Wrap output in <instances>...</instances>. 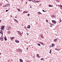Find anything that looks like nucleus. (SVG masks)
<instances>
[{"label": "nucleus", "instance_id": "1", "mask_svg": "<svg viewBox=\"0 0 62 62\" xmlns=\"http://www.w3.org/2000/svg\"><path fill=\"white\" fill-rule=\"evenodd\" d=\"M4 27H5V26H4V25H2V26H1V28H0V29H2V30H4Z\"/></svg>", "mask_w": 62, "mask_h": 62}, {"label": "nucleus", "instance_id": "2", "mask_svg": "<svg viewBox=\"0 0 62 62\" xmlns=\"http://www.w3.org/2000/svg\"><path fill=\"white\" fill-rule=\"evenodd\" d=\"M52 22L54 24H56V21L55 20H52Z\"/></svg>", "mask_w": 62, "mask_h": 62}, {"label": "nucleus", "instance_id": "3", "mask_svg": "<svg viewBox=\"0 0 62 62\" xmlns=\"http://www.w3.org/2000/svg\"><path fill=\"white\" fill-rule=\"evenodd\" d=\"M15 41L16 42V43H20V41L17 40H15Z\"/></svg>", "mask_w": 62, "mask_h": 62}, {"label": "nucleus", "instance_id": "4", "mask_svg": "<svg viewBox=\"0 0 62 62\" xmlns=\"http://www.w3.org/2000/svg\"><path fill=\"white\" fill-rule=\"evenodd\" d=\"M0 37V40H1V41H3V40H4V39H3L4 38V37Z\"/></svg>", "mask_w": 62, "mask_h": 62}, {"label": "nucleus", "instance_id": "5", "mask_svg": "<svg viewBox=\"0 0 62 62\" xmlns=\"http://www.w3.org/2000/svg\"><path fill=\"white\" fill-rule=\"evenodd\" d=\"M17 32L19 34V35H22V33H21V32H20V31H17Z\"/></svg>", "mask_w": 62, "mask_h": 62}, {"label": "nucleus", "instance_id": "6", "mask_svg": "<svg viewBox=\"0 0 62 62\" xmlns=\"http://www.w3.org/2000/svg\"><path fill=\"white\" fill-rule=\"evenodd\" d=\"M10 39H11L12 40H13L14 39H15V37H10Z\"/></svg>", "mask_w": 62, "mask_h": 62}, {"label": "nucleus", "instance_id": "7", "mask_svg": "<svg viewBox=\"0 0 62 62\" xmlns=\"http://www.w3.org/2000/svg\"><path fill=\"white\" fill-rule=\"evenodd\" d=\"M39 43H40V44H41V45H44V44L43 43L41 42H39Z\"/></svg>", "mask_w": 62, "mask_h": 62}, {"label": "nucleus", "instance_id": "8", "mask_svg": "<svg viewBox=\"0 0 62 62\" xmlns=\"http://www.w3.org/2000/svg\"><path fill=\"white\" fill-rule=\"evenodd\" d=\"M0 34H2L3 33V31H2V29H1L0 30Z\"/></svg>", "mask_w": 62, "mask_h": 62}, {"label": "nucleus", "instance_id": "9", "mask_svg": "<svg viewBox=\"0 0 62 62\" xmlns=\"http://www.w3.org/2000/svg\"><path fill=\"white\" fill-rule=\"evenodd\" d=\"M58 7H60H60H61V8H62V6L61 5V4H60V5H58Z\"/></svg>", "mask_w": 62, "mask_h": 62}, {"label": "nucleus", "instance_id": "10", "mask_svg": "<svg viewBox=\"0 0 62 62\" xmlns=\"http://www.w3.org/2000/svg\"><path fill=\"white\" fill-rule=\"evenodd\" d=\"M19 60L20 61V62H23V60L21 59H19Z\"/></svg>", "mask_w": 62, "mask_h": 62}, {"label": "nucleus", "instance_id": "11", "mask_svg": "<svg viewBox=\"0 0 62 62\" xmlns=\"http://www.w3.org/2000/svg\"><path fill=\"white\" fill-rule=\"evenodd\" d=\"M6 30H9V29H8V26H6Z\"/></svg>", "mask_w": 62, "mask_h": 62}, {"label": "nucleus", "instance_id": "12", "mask_svg": "<svg viewBox=\"0 0 62 62\" xmlns=\"http://www.w3.org/2000/svg\"><path fill=\"white\" fill-rule=\"evenodd\" d=\"M4 40L5 41H7V37H6V36H5V37H4Z\"/></svg>", "mask_w": 62, "mask_h": 62}, {"label": "nucleus", "instance_id": "13", "mask_svg": "<svg viewBox=\"0 0 62 62\" xmlns=\"http://www.w3.org/2000/svg\"><path fill=\"white\" fill-rule=\"evenodd\" d=\"M26 28H30V26L29 25H28L27 26V27Z\"/></svg>", "mask_w": 62, "mask_h": 62}, {"label": "nucleus", "instance_id": "14", "mask_svg": "<svg viewBox=\"0 0 62 62\" xmlns=\"http://www.w3.org/2000/svg\"><path fill=\"white\" fill-rule=\"evenodd\" d=\"M57 39H54V42H56V41H57Z\"/></svg>", "mask_w": 62, "mask_h": 62}, {"label": "nucleus", "instance_id": "15", "mask_svg": "<svg viewBox=\"0 0 62 62\" xmlns=\"http://www.w3.org/2000/svg\"><path fill=\"white\" fill-rule=\"evenodd\" d=\"M52 47H53L54 46H55V45L54 44L52 43Z\"/></svg>", "mask_w": 62, "mask_h": 62}, {"label": "nucleus", "instance_id": "16", "mask_svg": "<svg viewBox=\"0 0 62 62\" xmlns=\"http://www.w3.org/2000/svg\"><path fill=\"white\" fill-rule=\"evenodd\" d=\"M38 14H42L40 12H38Z\"/></svg>", "mask_w": 62, "mask_h": 62}, {"label": "nucleus", "instance_id": "17", "mask_svg": "<svg viewBox=\"0 0 62 62\" xmlns=\"http://www.w3.org/2000/svg\"><path fill=\"white\" fill-rule=\"evenodd\" d=\"M23 13H28V12L26 11H24Z\"/></svg>", "mask_w": 62, "mask_h": 62}, {"label": "nucleus", "instance_id": "18", "mask_svg": "<svg viewBox=\"0 0 62 62\" xmlns=\"http://www.w3.org/2000/svg\"><path fill=\"white\" fill-rule=\"evenodd\" d=\"M40 36L42 38V39H43V38H44L43 37V35H40Z\"/></svg>", "mask_w": 62, "mask_h": 62}, {"label": "nucleus", "instance_id": "19", "mask_svg": "<svg viewBox=\"0 0 62 62\" xmlns=\"http://www.w3.org/2000/svg\"><path fill=\"white\" fill-rule=\"evenodd\" d=\"M20 49H18L17 50V51H18V52H20Z\"/></svg>", "mask_w": 62, "mask_h": 62}, {"label": "nucleus", "instance_id": "20", "mask_svg": "<svg viewBox=\"0 0 62 62\" xmlns=\"http://www.w3.org/2000/svg\"><path fill=\"white\" fill-rule=\"evenodd\" d=\"M60 19V23H61V22H62V20L61 19V18H59Z\"/></svg>", "mask_w": 62, "mask_h": 62}, {"label": "nucleus", "instance_id": "21", "mask_svg": "<svg viewBox=\"0 0 62 62\" xmlns=\"http://www.w3.org/2000/svg\"><path fill=\"white\" fill-rule=\"evenodd\" d=\"M6 6H8V5H9V6H10V4H8V3H7V4H6Z\"/></svg>", "mask_w": 62, "mask_h": 62}, {"label": "nucleus", "instance_id": "22", "mask_svg": "<svg viewBox=\"0 0 62 62\" xmlns=\"http://www.w3.org/2000/svg\"><path fill=\"white\" fill-rule=\"evenodd\" d=\"M17 10L18 11H20V8H19V9L17 8Z\"/></svg>", "mask_w": 62, "mask_h": 62}, {"label": "nucleus", "instance_id": "23", "mask_svg": "<svg viewBox=\"0 0 62 62\" xmlns=\"http://www.w3.org/2000/svg\"><path fill=\"white\" fill-rule=\"evenodd\" d=\"M7 6V5H6V4L4 6H3V7H7L8 6Z\"/></svg>", "mask_w": 62, "mask_h": 62}, {"label": "nucleus", "instance_id": "24", "mask_svg": "<svg viewBox=\"0 0 62 62\" xmlns=\"http://www.w3.org/2000/svg\"><path fill=\"white\" fill-rule=\"evenodd\" d=\"M36 56L37 57H38L39 56V54H37Z\"/></svg>", "mask_w": 62, "mask_h": 62}, {"label": "nucleus", "instance_id": "25", "mask_svg": "<svg viewBox=\"0 0 62 62\" xmlns=\"http://www.w3.org/2000/svg\"><path fill=\"white\" fill-rule=\"evenodd\" d=\"M8 26V29H9V30H10V26Z\"/></svg>", "mask_w": 62, "mask_h": 62}, {"label": "nucleus", "instance_id": "26", "mask_svg": "<svg viewBox=\"0 0 62 62\" xmlns=\"http://www.w3.org/2000/svg\"><path fill=\"white\" fill-rule=\"evenodd\" d=\"M40 0H37V1H36V2H40Z\"/></svg>", "mask_w": 62, "mask_h": 62}, {"label": "nucleus", "instance_id": "27", "mask_svg": "<svg viewBox=\"0 0 62 62\" xmlns=\"http://www.w3.org/2000/svg\"><path fill=\"white\" fill-rule=\"evenodd\" d=\"M37 45H38V46H40L41 45H40V44L39 43H38V44H37Z\"/></svg>", "mask_w": 62, "mask_h": 62}, {"label": "nucleus", "instance_id": "28", "mask_svg": "<svg viewBox=\"0 0 62 62\" xmlns=\"http://www.w3.org/2000/svg\"><path fill=\"white\" fill-rule=\"evenodd\" d=\"M51 50L52 49H51L50 50V52H49L50 54H51V52H52V51Z\"/></svg>", "mask_w": 62, "mask_h": 62}, {"label": "nucleus", "instance_id": "29", "mask_svg": "<svg viewBox=\"0 0 62 62\" xmlns=\"http://www.w3.org/2000/svg\"><path fill=\"white\" fill-rule=\"evenodd\" d=\"M14 20L16 22V21H17V20L15 19H14Z\"/></svg>", "mask_w": 62, "mask_h": 62}, {"label": "nucleus", "instance_id": "30", "mask_svg": "<svg viewBox=\"0 0 62 62\" xmlns=\"http://www.w3.org/2000/svg\"><path fill=\"white\" fill-rule=\"evenodd\" d=\"M43 58H41L40 59V60H43Z\"/></svg>", "mask_w": 62, "mask_h": 62}, {"label": "nucleus", "instance_id": "31", "mask_svg": "<svg viewBox=\"0 0 62 62\" xmlns=\"http://www.w3.org/2000/svg\"><path fill=\"white\" fill-rule=\"evenodd\" d=\"M42 11H43V12H46V11H45L44 10H42Z\"/></svg>", "mask_w": 62, "mask_h": 62}, {"label": "nucleus", "instance_id": "32", "mask_svg": "<svg viewBox=\"0 0 62 62\" xmlns=\"http://www.w3.org/2000/svg\"><path fill=\"white\" fill-rule=\"evenodd\" d=\"M9 10H6V12H8V11Z\"/></svg>", "mask_w": 62, "mask_h": 62}, {"label": "nucleus", "instance_id": "33", "mask_svg": "<svg viewBox=\"0 0 62 62\" xmlns=\"http://www.w3.org/2000/svg\"><path fill=\"white\" fill-rule=\"evenodd\" d=\"M51 5L50 4H49V7H51Z\"/></svg>", "mask_w": 62, "mask_h": 62}, {"label": "nucleus", "instance_id": "34", "mask_svg": "<svg viewBox=\"0 0 62 62\" xmlns=\"http://www.w3.org/2000/svg\"><path fill=\"white\" fill-rule=\"evenodd\" d=\"M46 22L47 23H48V20L47 19L46 20Z\"/></svg>", "mask_w": 62, "mask_h": 62}, {"label": "nucleus", "instance_id": "35", "mask_svg": "<svg viewBox=\"0 0 62 62\" xmlns=\"http://www.w3.org/2000/svg\"><path fill=\"white\" fill-rule=\"evenodd\" d=\"M9 34H10V33H11V32H10V31H8Z\"/></svg>", "mask_w": 62, "mask_h": 62}, {"label": "nucleus", "instance_id": "36", "mask_svg": "<svg viewBox=\"0 0 62 62\" xmlns=\"http://www.w3.org/2000/svg\"><path fill=\"white\" fill-rule=\"evenodd\" d=\"M2 4L1 3L0 4V6H2Z\"/></svg>", "mask_w": 62, "mask_h": 62}, {"label": "nucleus", "instance_id": "37", "mask_svg": "<svg viewBox=\"0 0 62 62\" xmlns=\"http://www.w3.org/2000/svg\"><path fill=\"white\" fill-rule=\"evenodd\" d=\"M57 2H59V0H56Z\"/></svg>", "mask_w": 62, "mask_h": 62}, {"label": "nucleus", "instance_id": "38", "mask_svg": "<svg viewBox=\"0 0 62 62\" xmlns=\"http://www.w3.org/2000/svg\"><path fill=\"white\" fill-rule=\"evenodd\" d=\"M33 58H35V56H33Z\"/></svg>", "mask_w": 62, "mask_h": 62}, {"label": "nucleus", "instance_id": "39", "mask_svg": "<svg viewBox=\"0 0 62 62\" xmlns=\"http://www.w3.org/2000/svg\"><path fill=\"white\" fill-rule=\"evenodd\" d=\"M16 23H19V21H16Z\"/></svg>", "mask_w": 62, "mask_h": 62}, {"label": "nucleus", "instance_id": "40", "mask_svg": "<svg viewBox=\"0 0 62 62\" xmlns=\"http://www.w3.org/2000/svg\"><path fill=\"white\" fill-rule=\"evenodd\" d=\"M32 1V0H29V1H30V2H31Z\"/></svg>", "mask_w": 62, "mask_h": 62}, {"label": "nucleus", "instance_id": "41", "mask_svg": "<svg viewBox=\"0 0 62 62\" xmlns=\"http://www.w3.org/2000/svg\"><path fill=\"white\" fill-rule=\"evenodd\" d=\"M1 34H2V35H1V37H2L3 36H3V33H2Z\"/></svg>", "mask_w": 62, "mask_h": 62}, {"label": "nucleus", "instance_id": "42", "mask_svg": "<svg viewBox=\"0 0 62 62\" xmlns=\"http://www.w3.org/2000/svg\"><path fill=\"white\" fill-rule=\"evenodd\" d=\"M49 48H51V47H52V46L50 45V46H49Z\"/></svg>", "mask_w": 62, "mask_h": 62}, {"label": "nucleus", "instance_id": "43", "mask_svg": "<svg viewBox=\"0 0 62 62\" xmlns=\"http://www.w3.org/2000/svg\"><path fill=\"white\" fill-rule=\"evenodd\" d=\"M27 16H30V14H28L27 15Z\"/></svg>", "mask_w": 62, "mask_h": 62}, {"label": "nucleus", "instance_id": "44", "mask_svg": "<svg viewBox=\"0 0 62 62\" xmlns=\"http://www.w3.org/2000/svg\"><path fill=\"white\" fill-rule=\"evenodd\" d=\"M55 50H56V51H58V49H57V48L55 49Z\"/></svg>", "mask_w": 62, "mask_h": 62}, {"label": "nucleus", "instance_id": "45", "mask_svg": "<svg viewBox=\"0 0 62 62\" xmlns=\"http://www.w3.org/2000/svg\"><path fill=\"white\" fill-rule=\"evenodd\" d=\"M50 27H53V25H50Z\"/></svg>", "mask_w": 62, "mask_h": 62}, {"label": "nucleus", "instance_id": "46", "mask_svg": "<svg viewBox=\"0 0 62 62\" xmlns=\"http://www.w3.org/2000/svg\"><path fill=\"white\" fill-rule=\"evenodd\" d=\"M22 33H21V35H22H22H23V32L22 31Z\"/></svg>", "mask_w": 62, "mask_h": 62}, {"label": "nucleus", "instance_id": "47", "mask_svg": "<svg viewBox=\"0 0 62 62\" xmlns=\"http://www.w3.org/2000/svg\"><path fill=\"white\" fill-rule=\"evenodd\" d=\"M27 35H28H28H29V34L28 33H27Z\"/></svg>", "mask_w": 62, "mask_h": 62}, {"label": "nucleus", "instance_id": "48", "mask_svg": "<svg viewBox=\"0 0 62 62\" xmlns=\"http://www.w3.org/2000/svg\"><path fill=\"white\" fill-rule=\"evenodd\" d=\"M54 18H56V17H55V16H54Z\"/></svg>", "mask_w": 62, "mask_h": 62}, {"label": "nucleus", "instance_id": "49", "mask_svg": "<svg viewBox=\"0 0 62 62\" xmlns=\"http://www.w3.org/2000/svg\"><path fill=\"white\" fill-rule=\"evenodd\" d=\"M24 28L25 29H26V26H25Z\"/></svg>", "mask_w": 62, "mask_h": 62}, {"label": "nucleus", "instance_id": "50", "mask_svg": "<svg viewBox=\"0 0 62 62\" xmlns=\"http://www.w3.org/2000/svg\"><path fill=\"white\" fill-rule=\"evenodd\" d=\"M52 17H53L54 18V15H53L52 16Z\"/></svg>", "mask_w": 62, "mask_h": 62}, {"label": "nucleus", "instance_id": "51", "mask_svg": "<svg viewBox=\"0 0 62 62\" xmlns=\"http://www.w3.org/2000/svg\"><path fill=\"white\" fill-rule=\"evenodd\" d=\"M15 18H17V16H15Z\"/></svg>", "mask_w": 62, "mask_h": 62}, {"label": "nucleus", "instance_id": "52", "mask_svg": "<svg viewBox=\"0 0 62 62\" xmlns=\"http://www.w3.org/2000/svg\"><path fill=\"white\" fill-rule=\"evenodd\" d=\"M20 52H22V50H20Z\"/></svg>", "mask_w": 62, "mask_h": 62}, {"label": "nucleus", "instance_id": "53", "mask_svg": "<svg viewBox=\"0 0 62 62\" xmlns=\"http://www.w3.org/2000/svg\"><path fill=\"white\" fill-rule=\"evenodd\" d=\"M51 25H54V24H53V23L51 24Z\"/></svg>", "mask_w": 62, "mask_h": 62}, {"label": "nucleus", "instance_id": "54", "mask_svg": "<svg viewBox=\"0 0 62 62\" xmlns=\"http://www.w3.org/2000/svg\"><path fill=\"white\" fill-rule=\"evenodd\" d=\"M53 7V5H51V7Z\"/></svg>", "mask_w": 62, "mask_h": 62}, {"label": "nucleus", "instance_id": "55", "mask_svg": "<svg viewBox=\"0 0 62 62\" xmlns=\"http://www.w3.org/2000/svg\"><path fill=\"white\" fill-rule=\"evenodd\" d=\"M32 2H33V3H34L35 2V1L33 0H32Z\"/></svg>", "mask_w": 62, "mask_h": 62}, {"label": "nucleus", "instance_id": "56", "mask_svg": "<svg viewBox=\"0 0 62 62\" xmlns=\"http://www.w3.org/2000/svg\"><path fill=\"white\" fill-rule=\"evenodd\" d=\"M21 25V26H23V25Z\"/></svg>", "mask_w": 62, "mask_h": 62}, {"label": "nucleus", "instance_id": "57", "mask_svg": "<svg viewBox=\"0 0 62 62\" xmlns=\"http://www.w3.org/2000/svg\"><path fill=\"white\" fill-rule=\"evenodd\" d=\"M1 20L0 19V23H1Z\"/></svg>", "mask_w": 62, "mask_h": 62}, {"label": "nucleus", "instance_id": "58", "mask_svg": "<svg viewBox=\"0 0 62 62\" xmlns=\"http://www.w3.org/2000/svg\"><path fill=\"white\" fill-rule=\"evenodd\" d=\"M50 25H52V23H50Z\"/></svg>", "mask_w": 62, "mask_h": 62}, {"label": "nucleus", "instance_id": "59", "mask_svg": "<svg viewBox=\"0 0 62 62\" xmlns=\"http://www.w3.org/2000/svg\"><path fill=\"white\" fill-rule=\"evenodd\" d=\"M60 9H62V8H61V7H60Z\"/></svg>", "mask_w": 62, "mask_h": 62}, {"label": "nucleus", "instance_id": "60", "mask_svg": "<svg viewBox=\"0 0 62 62\" xmlns=\"http://www.w3.org/2000/svg\"><path fill=\"white\" fill-rule=\"evenodd\" d=\"M38 57V58H40V56H39Z\"/></svg>", "mask_w": 62, "mask_h": 62}, {"label": "nucleus", "instance_id": "61", "mask_svg": "<svg viewBox=\"0 0 62 62\" xmlns=\"http://www.w3.org/2000/svg\"><path fill=\"white\" fill-rule=\"evenodd\" d=\"M27 4V2H26V4Z\"/></svg>", "mask_w": 62, "mask_h": 62}, {"label": "nucleus", "instance_id": "62", "mask_svg": "<svg viewBox=\"0 0 62 62\" xmlns=\"http://www.w3.org/2000/svg\"><path fill=\"white\" fill-rule=\"evenodd\" d=\"M7 2H8V0H5Z\"/></svg>", "mask_w": 62, "mask_h": 62}, {"label": "nucleus", "instance_id": "63", "mask_svg": "<svg viewBox=\"0 0 62 62\" xmlns=\"http://www.w3.org/2000/svg\"><path fill=\"white\" fill-rule=\"evenodd\" d=\"M22 2H23V0H22Z\"/></svg>", "mask_w": 62, "mask_h": 62}, {"label": "nucleus", "instance_id": "64", "mask_svg": "<svg viewBox=\"0 0 62 62\" xmlns=\"http://www.w3.org/2000/svg\"><path fill=\"white\" fill-rule=\"evenodd\" d=\"M58 51H60V49H58Z\"/></svg>", "mask_w": 62, "mask_h": 62}]
</instances>
